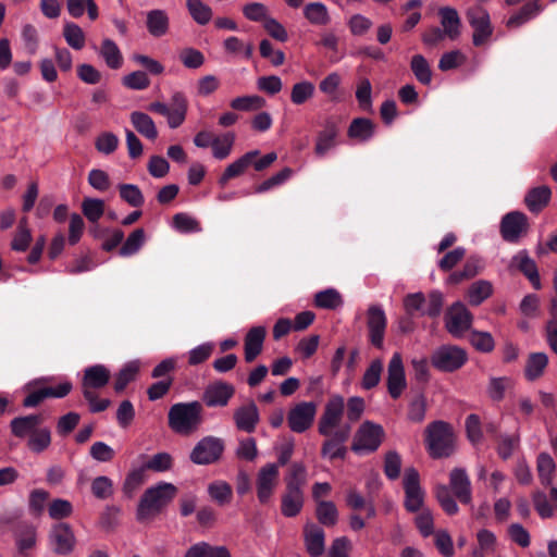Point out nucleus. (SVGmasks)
Instances as JSON below:
<instances>
[{"instance_id":"f257e3e1","label":"nucleus","mask_w":557,"mask_h":557,"mask_svg":"<svg viewBox=\"0 0 557 557\" xmlns=\"http://www.w3.org/2000/svg\"><path fill=\"white\" fill-rule=\"evenodd\" d=\"M285 491L282 494L281 511L284 517H296L302 509L307 484V469L301 462H293L284 478Z\"/></svg>"},{"instance_id":"f03ea898","label":"nucleus","mask_w":557,"mask_h":557,"mask_svg":"<svg viewBox=\"0 0 557 557\" xmlns=\"http://www.w3.org/2000/svg\"><path fill=\"white\" fill-rule=\"evenodd\" d=\"M202 422L203 407L197 400L174 404L168 413L170 429L180 435L189 436L196 433Z\"/></svg>"},{"instance_id":"7ed1b4c3","label":"nucleus","mask_w":557,"mask_h":557,"mask_svg":"<svg viewBox=\"0 0 557 557\" xmlns=\"http://www.w3.org/2000/svg\"><path fill=\"white\" fill-rule=\"evenodd\" d=\"M176 493L177 488L171 483H161L148 488L138 505V520H147L159 515L172 502Z\"/></svg>"},{"instance_id":"20e7f679","label":"nucleus","mask_w":557,"mask_h":557,"mask_svg":"<svg viewBox=\"0 0 557 557\" xmlns=\"http://www.w3.org/2000/svg\"><path fill=\"white\" fill-rule=\"evenodd\" d=\"M425 443L432 458H447L455 451V434L451 425L438 420L425 429Z\"/></svg>"},{"instance_id":"39448f33","label":"nucleus","mask_w":557,"mask_h":557,"mask_svg":"<svg viewBox=\"0 0 557 557\" xmlns=\"http://www.w3.org/2000/svg\"><path fill=\"white\" fill-rule=\"evenodd\" d=\"M466 18L473 29V46L482 47L486 45L490 41L494 30L487 10L480 4L472 5L466 11Z\"/></svg>"},{"instance_id":"423d86ee","label":"nucleus","mask_w":557,"mask_h":557,"mask_svg":"<svg viewBox=\"0 0 557 557\" xmlns=\"http://www.w3.org/2000/svg\"><path fill=\"white\" fill-rule=\"evenodd\" d=\"M224 441L215 436H205L196 443L189 454V459L198 466H207L218 462L224 453Z\"/></svg>"},{"instance_id":"0eeeda50","label":"nucleus","mask_w":557,"mask_h":557,"mask_svg":"<svg viewBox=\"0 0 557 557\" xmlns=\"http://www.w3.org/2000/svg\"><path fill=\"white\" fill-rule=\"evenodd\" d=\"M467 360V351L455 345H443L431 356L432 366L442 372H454L460 369Z\"/></svg>"},{"instance_id":"6e6552de","label":"nucleus","mask_w":557,"mask_h":557,"mask_svg":"<svg viewBox=\"0 0 557 557\" xmlns=\"http://www.w3.org/2000/svg\"><path fill=\"white\" fill-rule=\"evenodd\" d=\"M530 231L529 218L521 211L506 213L499 224L502 238L507 243H519Z\"/></svg>"},{"instance_id":"1a4fd4ad","label":"nucleus","mask_w":557,"mask_h":557,"mask_svg":"<svg viewBox=\"0 0 557 557\" xmlns=\"http://www.w3.org/2000/svg\"><path fill=\"white\" fill-rule=\"evenodd\" d=\"M188 102L184 94L177 91L173 94L171 98V108L162 102H151L148 106V110L151 112L159 113L168 117V124L171 128H177L181 126L187 114Z\"/></svg>"},{"instance_id":"9d476101","label":"nucleus","mask_w":557,"mask_h":557,"mask_svg":"<svg viewBox=\"0 0 557 557\" xmlns=\"http://www.w3.org/2000/svg\"><path fill=\"white\" fill-rule=\"evenodd\" d=\"M383 437L384 430L380 424L366 421L357 430L351 449L355 453L375 451L381 445Z\"/></svg>"},{"instance_id":"9b49d317","label":"nucleus","mask_w":557,"mask_h":557,"mask_svg":"<svg viewBox=\"0 0 557 557\" xmlns=\"http://www.w3.org/2000/svg\"><path fill=\"white\" fill-rule=\"evenodd\" d=\"M403 485L405 491V508L409 512L422 510L424 492L420 485V475L417 469L410 467L405 470Z\"/></svg>"},{"instance_id":"f8f14e48","label":"nucleus","mask_w":557,"mask_h":557,"mask_svg":"<svg viewBox=\"0 0 557 557\" xmlns=\"http://www.w3.org/2000/svg\"><path fill=\"white\" fill-rule=\"evenodd\" d=\"M473 315L462 302L453 304L445 313V327L454 337L460 338L472 325Z\"/></svg>"},{"instance_id":"ddd939ff","label":"nucleus","mask_w":557,"mask_h":557,"mask_svg":"<svg viewBox=\"0 0 557 557\" xmlns=\"http://www.w3.org/2000/svg\"><path fill=\"white\" fill-rule=\"evenodd\" d=\"M344 398L333 396L325 404L324 411L319 419L318 431L323 436H331L335 428H341L339 423L344 413Z\"/></svg>"},{"instance_id":"4468645a","label":"nucleus","mask_w":557,"mask_h":557,"mask_svg":"<svg viewBox=\"0 0 557 557\" xmlns=\"http://www.w3.org/2000/svg\"><path fill=\"white\" fill-rule=\"evenodd\" d=\"M317 414V404L301 401L295 405L287 414L289 429L295 433H304L309 430Z\"/></svg>"},{"instance_id":"2eb2a0df","label":"nucleus","mask_w":557,"mask_h":557,"mask_svg":"<svg viewBox=\"0 0 557 557\" xmlns=\"http://www.w3.org/2000/svg\"><path fill=\"white\" fill-rule=\"evenodd\" d=\"M50 544L58 555H69L76 546V536L72 527L66 522L52 525L49 533Z\"/></svg>"},{"instance_id":"dca6fc26","label":"nucleus","mask_w":557,"mask_h":557,"mask_svg":"<svg viewBox=\"0 0 557 557\" xmlns=\"http://www.w3.org/2000/svg\"><path fill=\"white\" fill-rule=\"evenodd\" d=\"M386 385L393 399H398L407 387L404 362L399 352H395L388 362Z\"/></svg>"},{"instance_id":"f3484780","label":"nucleus","mask_w":557,"mask_h":557,"mask_svg":"<svg viewBox=\"0 0 557 557\" xmlns=\"http://www.w3.org/2000/svg\"><path fill=\"white\" fill-rule=\"evenodd\" d=\"M386 325L387 319L384 310L377 305H371L367 310L369 341L379 349L383 348Z\"/></svg>"},{"instance_id":"a211bd4d","label":"nucleus","mask_w":557,"mask_h":557,"mask_svg":"<svg viewBox=\"0 0 557 557\" xmlns=\"http://www.w3.org/2000/svg\"><path fill=\"white\" fill-rule=\"evenodd\" d=\"M278 482V465L268 463L260 468L257 474V497L261 504H267Z\"/></svg>"},{"instance_id":"6ab92c4d","label":"nucleus","mask_w":557,"mask_h":557,"mask_svg":"<svg viewBox=\"0 0 557 557\" xmlns=\"http://www.w3.org/2000/svg\"><path fill=\"white\" fill-rule=\"evenodd\" d=\"M234 394L235 387L231 383L216 381L205 388L202 401L209 408L225 407Z\"/></svg>"},{"instance_id":"aec40b11","label":"nucleus","mask_w":557,"mask_h":557,"mask_svg":"<svg viewBox=\"0 0 557 557\" xmlns=\"http://www.w3.org/2000/svg\"><path fill=\"white\" fill-rule=\"evenodd\" d=\"M351 426L349 424L341 425V428L334 431L322 445V456L330 459L345 458L347 448L344 446V443L349 438Z\"/></svg>"},{"instance_id":"412c9836","label":"nucleus","mask_w":557,"mask_h":557,"mask_svg":"<svg viewBox=\"0 0 557 557\" xmlns=\"http://www.w3.org/2000/svg\"><path fill=\"white\" fill-rule=\"evenodd\" d=\"M233 419L239 431L246 433L255 432L260 420L257 405L253 401H249L246 405L239 406L234 410Z\"/></svg>"},{"instance_id":"4be33fe9","label":"nucleus","mask_w":557,"mask_h":557,"mask_svg":"<svg viewBox=\"0 0 557 557\" xmlns=\"http://www.w3.org/2000/svg\"><path fill=\"white\" fill-rule=\"evenodd\" d=\"M449 487L455 497L462 504H470L472 500V491L470 479L462 468H455L449 473Z\"/></svg>"},{"instance_id":"5701e85b","label":"nucleus","mask_w":557,"mask_h":557,"mask_svg":"<svg viewBox=\"0 0 557 557\" xmlns=\"http://www.w3.org/2000/svg\"><path fill=\"white\" fill-rule=\"evenodd\" d=\"M339 133L337 122L330 117L325 120L323 129L317 135L314 152L318 157H323L327 151L336 146V138Z\"/></svg>"},{"instance_id":"b1692460","label":"nucleus","mask_w":557,"mask_h":557,"mask_svg":"<svg viewBox=\"0 0 557 557\" xmlns=\"http://www.w3.org/2000/svg\"><path fill=\"white\" fill-rule=\"evenodd\" d=\"M552 189L547 185L530 188L523 198V203L533 214L541 213L550 202Z\"/></svg>"},{"instance_id":"393cba45","label":"nucleus","mask_w":557,"mask_h":557,"mask_svg":"<svg viewBox=\"0 0 557 557\" xmlns=\"http://www.w3.org/2000/svg\"><path fill=\"white\" fill-rule=\"evenodd\" d=\"M304 542L307 553L311 557H320L325 552V534L322 528L308 523L304 528Z\"/></svg>"},{"instance_id":"a878e982","label":"nucleus","mask_w":557,"mask_h":557,"mask_svg":"<svg viewBox=\"0 0 557 557\" xmlns=\"http://www.w3.org/2000/svg\"><path fill=\"white\" fill-rule=\"evenodd\" d=\"M110 377V370L103 364L88 367L84 370L82 392L102 388L109 383Z\"/></svg>"},{"instance_id":"bb28decb","label":"nucleus","mask_w":557,"mask_h":557,"mask_svg":"<svg viewBox=\"0 0 557 557\" xmlns=\"http://www.w3.org/2000/svg\"><path fill=\"white\" fill-rule=\"evenodd\" d=\"M267 335L264 326L251 327L244 339L245 361L250 363L262 352L263 342Z\"/></svg>"},{"instance_id":"cd10ccee","label":"nucleus","mask_w":557,"mask_h":557,"mask_svg":"<svg viewBox=\"0 0 557 557\" xmlns=\"http://www.w3.org/2000/svg\"><path fill=\"white\" fill-rule=\"evenodd\" d=\"M44 422L41 414L16 417L10 422L11 433L17 438L30 437Z\"/></svg>"},{"instance_id":"c85d7f7f","label":"nucleus","mask_w":557,"mask_h":557,"mask_svg":"<svg viewBox=\"0 0 557 557\" xmlns=\"http://www.w3.org/2000/svg\"><path fill=\"white\" fill-rule=\"evenodd\" d=\"M511 263L528 277L535 289H541L542 285L537 265L535 261L530 258L527 250L519 251L512 258Z\"/></svg>"},{"instance_id":"c756f323","label":"nucleus","mask_w":557,"mask_h":557,"mask_svg":"<svg viewBox=\"0 0 557 557\" xmlns=\"http://www.w3.org/2000/svg\"><path fill=\"white\" fill-rule=\"evenodd\" d=\"M441 17L442 30L445 32L447 38L456 40L461 34V20L455 8L444 7L438 10Z\"/></svg>"},{"instance_id":"7c9ffc66","label":"nucleus","mask_w":557,"mask_h":557,"mask_svg":"<svg viewBox=\"0 0 557 557\" xmlns=\"http://www.w3.org/2000/svg\"><path fill=\"white\" fill-rule=\"evenodd\" d=\"M484 270L483 259L478 256H471L467 259L462 269L459 271L453 272L448 278V284H459L463 281L471 280L479 275Z\"/></svg>"},{"instance_id":"2f4dec72","label":"nucleus","mask_w":557,"mask_h":557,"mask_svg":"<svg viewBox=\"0 0 557 557\" xmlns=\"http://www.w3.org/2000/svg\"><path fill=\"white\" fill-rule=\"evenodd\" d=\"M259 150L246 152L244 156L228 164L223 174L220 176L219 184L224 187L230 180L244 174L247 168L253 162L255 158L259 156Z\"/></svg>"},{"instance_id":"473e14b6","label":"nucleus","mask_w":557,"mask_h":557,"mask_svg":"<svg viewBox=\"0 0 557 557\" xmlns=\"http://www.w3.org/2000/svg\"><path fill=\"white\" fill-rule=\"evenodd\" d=\"M548 366V357L545 352H531L525 361L524 376L533 382L543 376Z\"/></svg>"},{"instance_id":"72a5a7b5","label":"nucleus","mask_w":557,"mask_h":557,"mask_svg":"<svg viewBox=\"0 0 557 557\" xmlns=\"http://www.w3.org/2000/svg\"><path fill=\"white\" fill-rule=\"evenodd\" d=\"M541 10L542 7L539 0L530 1L507 20L506 27L509 29L518 28L536 16Z\"/></svg>"},{"instance_id":"f704fd0d","label":"nucleus","mask_w":557,"mask_h":557,"mask_svg":"<svg viewBox=\"0 0 557 557\" xmlns=\"http://www.w3.org/2000/svg\"><path fill=\"white\" fill-rule=\"evenodd\" d=\"M146 25L151 36L161 37L168 33L170 20L165 11L159 9L151 10L147 13Z\"/></svg>"},{"instance_id":"c9c22d12","label":"nucleus","mask_w":557,"mask_h":557,"mask_svg":"<svg viewBox=\"0 0 557 557\" xmlns=\"http://www.w3.org/2000/svg\"><path fill=\"white\" fill-rule=\"evenodd\" d=\"M131 122L134 128L144 137L151 140H154L158 137L156 124L147 113L140 111L132 112Z\"/></svg>"},{"instance_id":"e433bc0d","label":"nucleus","mask_w":557,"mask_h":557,"mask_svg":"<svg viewBox=\"0 0 557 557\" xmlns=\"http://www.w3.org/2000/svg\"><path fill=\"white\" fill-rule=\"evenodd\" d=\"M304 16L312 25L325 26L331 22L330 12L322 2H310L304 7Z\"/></svg>"},{"instance_id":"4c0bfd02","label":"nucleus","mask_w":557,"mask_h":557,"mask_svg":"<svg viewBox=\"0 0 557 557\" xmlns=\"http://www.w3.org/2000/svg\"><path fill=\"white\" fill-rule=\"evenodd\" d=\"M15 542L18 553L25 555L36 545V529L29 523H20L15 531Z\"/></svg>"},{"instance_id":"58836bf2","label":"nucleus","mask_w":557,"mask_h":557,"mask_svg":"<svg viewBox=\"0 0 557 557\" xmlns=\"http://www.w3.org/2000/svg\"><path fill=\"white\" fill-rule=\"evenodd\" d=\"M493 294V285L490 281L479 280L472 283L467 290V298L471 306H479Z\"/></svg>"},{"instance_id":"ea45409f","label":"nucleus","mask_w":557,"mask_h":557,"mask_svg":"<svg viewBox=\"0 0 557 557\" xmlns=\"http://www.w3.org/2000/svg\"><path fill=\"white\" fill-rule=\"evenodd\" d=\"M348 136L359 141L370 139L374 134V124L366 117L354 119L347 132Z\"/></svg>"},{"instance_id":"a19ab883","label":"nucleus","mask_w":557,"mask_h":557,"mask_svg":"<svg viewBox=\"0 0 557 557\" xmlns=\"http://www.w3.org/2000/svg\"><path fill=\"white\" fill-rule=\"evenodd\" d=\"M536 470L540 482L544 486H549L553 483V478L556 470L554 459L547 453H541L536 459Z\"/></svg>"},{"instance_id":"79ce46f5","label":"nucleus","mask_w":557,"mask_h":557,"mask_svg":"<svg viewBox=\"0 0 557 557\" xmlns=\"http://www.w3.org/2000/svg\"><path fill=\"white\" fill-rule=\"evenodd\" d=\"M100 55L104 59L106 64L113 70L120 69L123 63L122 53L117 45L111 39H104L101 42Z\"/></svg>"},{"instance_id":"37998d69","label":"nucleus","mask_w":557,"mask_h":557,"mask_svg":"<svg viewBox=\"0 0 557 557\" xmlns=\"http://www.w3.org/2000/svg\"><path fill=\"white\" fill-rule=\"evenodd\" d=\"M410 69L419 83L426 86L431 84L432 70L424 55L414 54L410 61Z\"/></svg>"},{"instance_id":"c03bdc74","label":"nucleus","mask_w":557,"mask_h":557,"mask_svg":"<svg viewBox=\"0 0 557 557\" xmlns=\"http://www.w3.org/2000/svg\"><path fill=\"white\" fill-rule=\"evenodd\" d=\"M315 516L318 521L325 527H334L338 520V511L333 502L319 500Z\"/></svg>"},{"instance_id":"a18cd8bd","label":"nucleus","mask_w":557,"mask_h":557,"mask_svg":"<svg viewBox=\"0 0 557 557\" xmlns=\"http://www.w3.org/2000/svg\"><path fill=\"white\" fill-rule=\"evenodd\" d=\"M187 10L199 25H207L213 15L212 9L201 0H186Z\"/></svg>"},{"instance_id":"49530a36","label":"nucleus","mask_w":557,"mask_h":557,"mask_svg":"<svg viewBox=\"0 0 557 557\" xmlns=\"http://www.w3.org/2000/svg\"><path fill=\"white\" fill-rule=\"evenodd\" d=\"M235 141V134L234 133H225L221 136H216L214 139L211 148H212V156L218 160H224L226 159L231 152L232 148Z\"/></svg>"},{"instance_id":"de8ad7c7","label":"nucleus","mask_w":557,"mask_h":557,"mask_svg":"<svg viewBox=\"0 0 557 557\" xmlns=\"http://www.w3.org/2000/svg\"><path fill=\"white\" fill-rule=\"evenodd\" d=\"M139 372V362L131 361L127 362L116 374V379L114 382V391L116 393H121L125 389L128 383L133 382L136 379L137 373Z\"/></svg>"},{"instance_id":"09e8293b","label":"nucleus","mask_w":557,"mask_h":557,"mask_svg":"<svg viewBox=\"0 0 557 557\" xmlns=\"http://www.w3.org/2000/svg\"><path fill=\"white\" fill-rule=\"evenodd\" d=\"M51 444V431L48 428H39L27 440V447L30 451L40 454L45 451Z\"/></svg>"},{"instance_id":"8fccbe9b","label":"nucleus","mask_w":557,"mask_h":557,"mask_svg":"<svg viewBox=\"0 0 557 557\" xmlns=\"http://www.w3.org/2000/svg\"><path fill=\"white\" fill-rule=\"evenodd\" d=\"M343 304L341 294L333 288L319 292L314 296V305L322 309H336Z\"/></svg>"},{"instance_id":"3c124183","label":"nucleus","mask_w":557,"mask_h":557,"mask_svg":"<svg viewBox=\"0 0 557 557\" xmlns=\"http://www.w3.org/2000/svg\"><path fill=\"white\" fill-rule=\"evenodd\" d=\"M383 371V362L381 359H374L370 366L367 368L362 380L361 386L363 389H372L374 388L381 380V374Z\"/></svg>"},{"instance_id":"603ef678","label":"nucleus","mask_w":557,"mask_h":557,"mask_svg":"<svg viewBox=\"0 0 557 557\" xmlns=\"http://www.w3.org/2000/svg\"><path fill=\"white\" fill-rule=\"evenodd\" d=\"M315 87L311 82L302 81L296 83L290 92V100L294 104L300 106L311 99L314 95Z\"/></svg>"},{"instance_id":"864d4df0","label":"nucleus","mask_w":557,"mask_h":557,"mask_svg":"<svg viewBox=\"0 0 557 557\" xmlns=\"http://www.w3.org/2000/svg\"><path fill=\"white\" fill-rule=\"evenodd\" d=\"M82 211L88 221L96 223L104 213V201L98 198H85L82 202Z\"/></svg>"},{"instance_id":"5fc2aeb1","label":"nucleus","mask_w":557,"mask_h":557,"mask_svg":"<svg viewBox=\"0 0 557 557\" xmlns=\"http://www.w3.org/2000/svg\"><path fill=\"white\" fill-rule=\"evenodd\" d=\"M449 488L450 487L444 484L437 485L435 488V497L443 510L447 515L453 516L458 512L459 508L456 500L451 496Z\"/></svg>"},{"instance_id":"6e6d98bb","label":"nucleus","mask_w":557,"mask_h":557,"mask_svg":"<svg viewBox=\"0 0 557 557\" xmlns=\"http://www.w3.org/2000/svg\"><path fill=\"white\" fill-rule=\"evenodd\" d=\"M63 36L70 47L81 50L85 46V34L83 29L74 23H66L63 29Z\"/></svg>"},{"instance_id":"4d7b16f0","label":"nucleus","mask_w":557,"mask_h":557,"mask_svg":"<svg viewBox=\"0 0 557 557\" xmlns=\"http://www.w3.org/2000/svg\"><path fill=\"white\" fill-rule=\"evenodd\" d=\"M208 493L221 506L228 504L233 495L231 485L223 481L211 483Z\"/></svg>"},{"instance_id":"13d9d810","label":"nucleus","mask_w":557,"mask_h":557,"mask_svg":"<svg viewBox=\"0 0 557 557\" xmlns=\"http://www.w3.org/2000/svg\"><path fill=\"white\" fill-rule=\"evenodd\" d=\"M120 197L132 207H140L144 205V195L139 187L134 184L119 185Z\"/></svg>"},{"instance_id":"bf43d9fd","label":"nucleus","mask_w":557,"mask_h":557,"mask_svg":"<svg viewBox=\"0 0 557 557\" xmlns=\"http://www.w3.org/2000/svg\"><path fill=\"white\" fill-rule=\"evenodd\" d=\"M265 106V100L257 95L253 96H243L234 98L231 101V107L234 110L239 111H250V110H258Z\"/></svg>"},{"instance_id":"052dcab7","label":"nucleus","mask_w":557,"mask_h":557,"mask_svg":"<svg viewBox=\"0 0 557 557\" xmlns=\"http://www.w3.org/2000/svg\"><path fill=\"white\" fill-rule=\"evenodd\" d=\"M90 488L92 495L98 499H107L113 495L112 480L106 475L95 478Z\"/></svg>"},{"instance_id":"680f3d73","label":"nucleus","mask_w":557,"mask_h":557,"mask_svg":"<svg viewBox=\"0 0 557 557\" xmlns=\"http://www.w3.org/2000/svg\"><path fill=\"white\" fill-rule=\"evenodd\" d=\"M466 61L467 57L460 50H451L441 57L438 69L443 72L450 71L461 66Z\"/></svg>"},{"instance_id":"e2e57ef3","label":"nucleus","mask_w":557,"mask_h":557,"mask_svg":"<svg viewBox=\"0 0 557 557\" xmlns=\"http://www.w3.org/2000/svg\"><path fill=\"white\" fill-rule=\"evenodd\" d=\"M145 242V231L143 228H136L133 231L123 246L120 249V255L131 256L139 250Z\"/></svg>"},{"instance_id":"0e129e2a","label":"nucleus","mask_w":557,"mask_h":557,"mask_svg":"<svg viewBox=\"0 0 557 557\" xmlns=\"http://www.w3.org/2000/svg\"><path fill=\"white\" fill-rule=\"evenodd\" d=\"M470 343L476 350L482 352H491L495 347L494 338L488 332L472 331Z\"/></svg>"},{"instance_id":"69168bd1","label":"nucleus","mask_w":557,"mask_h":557,"mask_svg":"<svg viewBox=\"0 0 557 557\" xmlns=\"http://www.w3.org/2000/svg\"><path fill=\"white\" fill-rule=\"evenodd\" d=\"M426 411V399L420 394L409 404L408 419L412 422L420 423L425 418Z\"/></svg>"},{"instance_id":"338daca9","label":"nucleus","mask_w":557,"mask_h":557,"mask_svg":"<svg viewBox=\"0 0 557 557\" xmlns=\"http://www.w3.org/2000/svg\"><path fill=\"white\" fill-rule=\"evenodd\" d=\"M213 350L214 345L212 343H205L195 347L188 354V364L198 366L200 363H203L206 360L210 358Z\"/></svg>"},{"instance_id":"774afa93","label":"nucleus","mask_w":557,"mask_h":557,"mask_svg":"<svg viewBox=\"0 0 557 557\" xmlns=\"http://www.w3.org/2000/svg\"><path fill=\"white\" fill-rule=\"evenodd\" d=\"M119 145V138L116 135L110 132L100 134L95 143L96 149L104 154L113 153Z\"/></svg>"}]
</instances>
